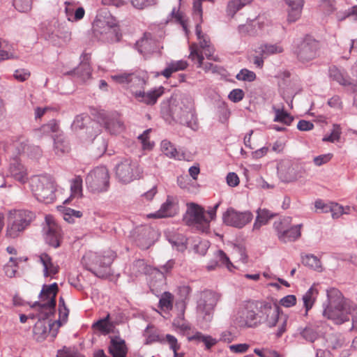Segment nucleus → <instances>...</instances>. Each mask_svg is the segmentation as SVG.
I'll return each mask as SVG.
<instances>
[{
  "instance_id": "f257e3e1",
  "label": "nucleus",
  "mask_w": 357,
  "mask_h": 357,
  "mask_svg": "<svg viewBox=\"0 0 357 357\" xmlns=\"http://www.w3.org/2000/svg\"><path fill=\"white\" fill-rule=\"evenodd\" d=\"M327 300L323 303L322 314L336 324H342L349 321V315L353 312L352 328H357V305L345 299L342 294L336 288L326 291Z\"/></svg>"
},
{
  "instance_id": "f03ea898",
  "label": "nucleus",
  "mask_w": 357,
  "mask_h": 357,
  "mask_svg": "<svg viewBox=\"0 0 357 357\" xmlns=\"http://www.w3.org/2000/svg\"><path fill=\"white\" fill-rule=\"evenodd\" d=\"M93 33L96 38L107 43H117L122 36L117 20L107 9L98 11L93 22Z\"/></svg>"
},
{
  "instance_id": "7ed1b4c3",
  "label": "nucleus",
  "mask_w": 357,
  "mask_h": 357,
  "mask_svg": "<svg viewBox=\"0 0 357 357\" xmlns=\"http://www.w3.org/2000/svg\"><path fill=\"white\" fill-rule=\"evenodd\" d=\"M149 77L146 73H132L128 88L136 99L147 105H153L164 93V87L159 86L148 92L141 91L146 84Z\"/></svg>"
},
{
  "instance_id": "20e7f679",
  "label": "nucleus",
  "mask_w": 357,
  "mask_h": 357,
  "mask_svg": "<svg viewBox=\"0 0 357 357\" xmlns=\"http://www.w3.org/2000/svg\"><path fill=\"white\" fill-rule=\"evenodd\" d=\"M220 203H217L211 209L206 211L201 206L190 203L184 216V220L189 226H192L202 232H206L209 229L211 220L216 215V211Z\"/></svg>"
},
{
  "instance_id": "39448f33",
  "label": "nucleus",
  "mask_w": 357,
  "mask_h": 357,
  "mask_svg": "<svg viewBox=\"0 0 357 357\" xmlns=\"http://www.w3.org/2000/svg\"><path fill=\"white\" fill-rule=\"evenodd\" d=\"M35 213L26 209H13L8 213V224L6 235L16 238L35 219Z\"/></svg>"
},
{
  "instance_id": "423d86ee",
  "label": "nucleus",
  "mask_w": 357,
  "mask_h": 357,
  "mask_svg": "<svg viewBox=\"0 0 357 357\" xmlns=\"http://www.w3.org/2000/svg\"><path fill=\"white\" fill-rule=\"evenodd\" d=\"M30 188L35 197L41 202L50 204L55 199L54 181L46 176H36L31 178Z\"/></svg>"
},
{
  "instance_id": "0eeeda50",
  "label": "nucleus",
  "mask_w": 357,
  "mask_h": 357,
  "mask_svg": "<svg viewBox=\"0 0 357 357\" xmlns=\"http://www.w3.org/2000/svg\"><path fill=\"white\" fill-rule=\"evenodd\" d=\"M291 218L284 217L275 221L273 228L277 233L278 239L283 243L293 242L298 239L301 235L302 224L291 225Z\"/></svg>"
},
{
  "instance_id": "6e6552de",
  "label": "nucleus",
  "mask_w": 357,
  "mask_h": 357,
  "mask_svg": "<svg viewBox=\"0 0 357 357\" xmlns=\"http://www.w3.org/2000/svg\"><path fill=\"white\" fill-rule=\"evenodd\" d=\"M114 257V253H111L107 256L89 253L83 257V263L86 265V261H89L91 264L87 267L88 270L98 278H105L109 274L107 268L112 263Z\"/></svg>"
},
{
  "instance_id": "1a4fd4ad",
  "label": "nucleus",
  "mask_w": 357,
  "mask_h": 357,
  "mask_svg": "<svg viewBox=\"0 0 357 357\" xmlns=\"http://www.w3.org/2000/svg\"><path fill=\"white\" fill-rule=\"evenodd\" d=\"M264 313L266 314V318L264 319L263 324H265L269 328L278 326L275 335L277 337H280L287 331L288 315L282 313L277 305L266 307L264 309Z\"/></svg>"
},
{
  "instance_id": "9d476101",
  "label": "nucleus",
  "mask_w": 357,
  "mask_h": 357,
  "mask_svg": "<svg viewBox=\"0 0 357 357\" xmlns=\"http://www.w3.org/2000/svg\"><path fill=\"white\" fill-rule=\"evenodd\" d=\"M87 188L93 192L106 191L109 185V175L105 167H97L86 176Z\"/></svg>"
},
{
  "instance_id": "9b49d317",
  "label": "nucleus",
  "mask_w": 357,
  "mask_h": 357,
  "mask_svg": "<svg viewBox=\"0 0 357 357\" xmlns=\"http://www.w3.org/2000/svg\"><path fill=\"white\" fill-rule=\"evenodd\" d=\"M220 296L212 291H204L201 294L197 301V311L198 315L206 321H210L213 317V312Z\"/></svg>"
},
{
  "instance_id": "f8f14e48",
  "label": "nucleus",
  "mask_w": 357,
  "mask_h": 357,
  "mask_svg": "<svg viewBox=\"0 0 357 357\" xmlns=\"http://www.w3.org/2000/svg\"><path fill=\"white\" fill-rule=\"evenodd\" d=\"M142 172L137 162L125 159L116 167V176L119 181L128 183L140 177Z\"/></svg>"
},
{
  "instance_id": "ddd939ff",
  "label": "nucleus",
  "mask_w": 357,
  "mask_h": 357,
  "mask_svg": "<svg viewBox=\"0 0 357 357\" xmlns=\"http://www.w3.org/2000/svg\"><path fill=\"white\" fill-rule=\"evenodd\" d=\"M253 218L252 213L249 211H238L230 207L222 215V220L228 226L238 229L244 227Z\"/></svg>"
},
{
  "instance_id": "4468645a",
  "label": "nucleus",
  "mask_w": 357,
  "mask_h": 357,
  "mask_svg": "<svg viewBox=\"0 0 357 357\" xmlns=\"http://www.w3.org/2000/svg\"><path fill=\"white\" fill-rule=\"evenodd\" d=\"M318 49L319 43L310 37H306L298 45L297 57L302 63L309 62L317 56Z\"/></svg>"
},
{
  "instance_id": "2eb2a0df",
  "label": "nucleus",
  "mask_w": 357,
  "mask_h": 357,
  "mask_svg": "<svg viewBox=\"0 0 357 357\" xmlns=\"http://www.w3.org/2000/svg\"><path fill=\"white\" fill-rule=\"evenodd\" d=\"M164 36L162 30L159 31L158 38L151 33H145L144 36L136 43L138 52L144 55L158 51L160 48V40Z\"/></svg>"
},
{
  "instance_id": "dca6fc26",
  "label": "nucleus",
  "mask_w": 357,
  "mask_h": 357,
  "mask_svg": "<svg viewBox=\"0 0 357 357\" xmlns=\"http://www.w3.org/2000/svg\"><path fill=\"white\" fill-rule=\"evenodd\" d=\"M58 291V285L56 282L50 285H43L40 297L43 303H36L34 306L38 305L40 309L48 310L51 313L56 306V296Z\"/></svg>"
},
{
  "instance_id": "f3484780",
  "label": "nucleus",
  "mask_w": 357,
  "mask_h": 357,
  "mask_svg": "<svg viewBox=\"0 0 357 357\" xmlns=\"http://www.w3.org/2000/svg\"><path fill=\"white\" fill-rule=\"evenodd\" d=\"M257 304L248 303L245 308L240 310L236 321L240 327H253L258 325V314L255 312Z\"/></svg>"
},
{
  "instance_id": "a211bd4d",
  "label": "nucleus",
  "mask_w": 357,
  "mask_h": 357,
  "mask_svg": "<svg viewBox=\"0 0 357 357\" xmlns=\"http://www.w3.org/2000/svg\"><path fill=\"white\" fill-rule=\"evenodd\" d=\"M190 50L189 59L192 61H197V68H202L205 73L211 72L213 73L221 74L223 69L220 66L209 62H203L204 57L202 53L199 52L196 44L191 45L190 46Z\"/></svg>"
},
{
  "instance_id": "6ab92c4d",
  "label": "nucleus",
  "mask_w": 357,
  "mask_h": 357,
  "mask_svg": "<svg viewBox=\"0 0 357 357\" xmlns=\"http://www.w3.org/2000/svg\"><path fill=\"white\" fill-rule=\"evenodd\" d=\"M329 77L332 80L347 87L348 90L357 93V81L351 79L343 70L332 66L329 68Z\"/></svg>"
},
{
  "instance_id": "aec40b11",
  "label": "nucleus",
  "mask_w": 357,
  "mask_h": 357,
  "mask_svg": "<svg viewBox=\"0 0 357 357\" xmlns=\"http://www.w3.org/2000/svg\"><path fill=\"white\" fill-rule=\"evenodd\" d=\"M178 212V206L175 199L172 197H167L165 202H164L160 209L155 213L147 215L149 218H165L173 217Z\"/></svg>"
},
{
  "instance_id": "412c9836",
  "label": "nucleus",
  "mask_w": 357,
  "mask_h": 357,
  "mask_svg": "<svg viewBox=\"0 0 357 357\" xmlns=\"http://www.w3.org/2000/svg\"><path fill=\"white\" fill-rule=\"evenodd\" d=\"M47 227H45V241L50 245L57 248L59 246L61 229L52 218L46 217Z\"/></svg>"
},
{
  "instance_id": "4be33fe9",
  "label": "nucleus",
  "mask_w": 357,
  "mask_h": 357,
  "mask_svg": "<svg viewBox=\"0 0 357 357\" xmlns=\"http://www.w3.org/2000/svg\"><path fill=\"white\" fill-rule=\"evenodd\" d=\"M9 171L10 175L21 183H25L27 181L26 169L20 162L17 155L13 154L10 160Z\"/></svg>"
},
{
  "instance_id": "5701e85b",
  "label": "nucleus",
  "mask_w": 357,
  "mask_h": 357,
  "mask_svg": "<svg viewBox=\"0 0 357 357\" xmlns=\"http://www.w3.org/2000/svg\"><path fill=\"white\" fill-rule=\"evenodd\" d=\"M100 124H103L107 130L112 134H116L123 130V123L116 117H109L107 113H97Z\"/></svg>"
},
{
  "instance_id": "b1692460",
  "label": "nucleus",
  "mask_w": 357,
  "mask_h": 357,
  "mask_svg": "<svg viewBox=\"0 0 357 357\" xmlns=\"http://www.w3.org/2000/svg\"><path fill=\"white\" fill-rule=\"evenodd\" d=\"M288 6L287 21L295 22L300 19L302 13L304 0H284Z\"/></svg>"
},
{
  "instance_id": "393cba45",
  "label": "nucleus",
  "mask_w": 357,
  "mask_h": 357,
  "mask_svg": "<svg viewBox=\"0 0 357 357\" xmlns=\"http://www.w3.org/2000/svg\"><path fill=\"white\" fill-rule=\"evenodd\" d=\"M14 147L18 155H26L32 159L38 158L42 154L39 146H31L24 142L15 144Z\"/></svg>"
},
{
  "instance_id": "a878e982",
  "label": "nucleus",
  "mask_w": 357,
  "mask_h": 357,
  "mask_svg": "<svg viewBox=\"0 0 357 357\" xmlns=\"http://www.w3.org/2000/svg\"><path fill=\"white\" fill-rule=\"evenodd\" d=\"M278 174L284 182H291L297 180L299 177L296 168L289 162L282 164L278 167Z\"/></svg>"
},
{
  "instance_id": "bb28decb",
  "label": "nucleus",
  "mask_w": 357,
  "mask_h": 357,
  "mask_svg": "<svg viewBox=\"0 0 357 357\" xmlns=\"http://www.w3.org/2000/svg\"><path fill=\"white\" fill-rule=\"evenodd\" d=\"M128 349L126 342L121 339H112L109 346V353L112 357H126Z\"/></svg>"
},
{
  "instance_id": "cd10ccee",
  "label": "nucleus",
  "mask_w": 357,
  "mask_h": 357,
  "mask_svg": "<svg viewBox=\"0 0 357 357\" xmlns=\"http://www.w3.org/2000/svg\"><path fill=\"white\" fill-rule=\"evenodd\" d=\"M40 262L43 266V273L45 277L52 276L59 271V267L54 265L51 257L46 253H43L39 256Z\"/></svg>"
},
{
  "instance_id": "c85d7f7f",
  "label": "nucleus",
  "mask_w": 357,
  "mask_h": 357,
  "mask_svg": "<svg viewBox=\"0 0 357 357\" xmlns=\"http://www.w3.org/2000/svg\"><path fill=\"white\" fill-rule=\"evenodd\" d=\"M257 217L254 222L252 230H259L260 228L268 223L270 219L273 217V214L268 210L263 208H259L257 211Z\"/></svg>"
},
{
  "instance_id": "c756f323",
  "label": "nucleus",
  "mask_w": 357,
  "mask_h": 357,
  "mask_svg": "<svg viewBox=\"0 0 357 357\" xmlns=\"http://www.w3.org/2000/svg\"><path fill=\"white\" fill-rule=\"evenodd\" d=\"M75 74L82 82L91 78V68L88 61H82L80 64L73 71L68 74Z\"/></svg>"
},
{
  "instance_id": "7c9ffc66",
  "label": "nucleus",
  "mask_w": 357,
  "mask_h": 357,
  "mask_svg": "<svg viewBox=\"0 0 357 357\" xmlns=\"http://www.w3.org/2000/svg\"><path fill=\"white\" fill-rule=\"evenodd\" d=\"M188 64L187 61L183 60L172 61L167 63V67L160 73L161 75H163L166 78L171 77L173 73L183 70L188 67Z\"/></svg>"
},
{
  "instance_id": "2f4dec72",
  "label": "nucleus",
  "mask_w": 357,
  "mask_h": 357,
  "mask_svg": "<svg viewBox=\"0 0 357 357\" xmlns=\"http://www.w3.org/2000/svg\"><path fill=\"white\" fill-rule=\"evenodd\" d=\"M317 294V289L314 285H312L303 296V306L305 309V316L307 315L308 311L314 305Z\"/></svg>"
},
{
  "instance_id": "473e14b6",
  "label": "nucleus",
  "mask_w": 357,
  "mask_h": 357,
  "mask_svg": "<svg viewBox=\"0 0 357 357\" xmlns=\"http://www.w3.org/2000/svg\"><path fill=\"white\" fill-rule=\"evenodd\" d=\"M188 339L191 342H203L206 349H210L218 342L216 339L210 335H205L201 332H196L194 335L189 336Z\"/></svg>"
},
{
  "instance_id": "72a5a7b5",
  "label": "nucleus",
  "mask_w": 357,
  "mask_h": 357,
  "mask_svg": "<svg viewBox=\"0 0 357 357\" xmlns=\"http://www.w3.org/2000/svg\"><path fill=\"white\" fill-rule=\"evenodd\" d=\"M181 114L179 116V123L190 128L193 130H197L199 128L197 117L195 113H176Z\"/></svg>"
},
{
  "instance_id": "f704fd0d",
  "label": "nucleus",
  "mask_w": 357,
  "mask_h": 357,
  "mask_svg": "<svg viewBox=\"0 0 357 357\" xmlns=\"http://www.w3.org/2000/svg\"><path fill=\"white\" fill-rule=\"evenodd\" d=\"M302 263L305 266H307L315 271L320 273L324 271L320 259L314 255L308 254L303 256Z\"/></svg>"
},
{
  "instance_id": "c9c22d12",
  "label": "nucleus",
  "mask_w": 357,
  "mask_h": 357,
  "mask_svg": "<svg viewBox=\"0 0 357 357\" xmlns=\"http://www.w3.org/2000/svg\"><path fill=\"white\" fill-rule=\"evenodd\" d=\"M256 52L262 57H266L271 54L282 52L283 48L278 44H264L260 45Z\"/></svg>"
},
{
  "instance_id": "e433bc0d",
  "label": "nucleus",
  "mask_w": 357,
  "mask_h": 357,
  "mask_svg": "<svg viewBox=\"0 0 357 357\" xmlns=\"http://www.w3.org/2000/svg\"><path fill=\"white\" fill-rule=\"evenodd\" d=\"M71 194L68 199H66L63 203L67 204L70 199L75 197H80L82 192V178L78 176L73 178L70 184Z\"/></svg>"
},
{
  "instance_id": "4c0bfd02",
  "label": "nucleus",
  "mask_w": 357,
  "mask_h": 357,
  "mask_svg": "<svg viewBox=\"0 0 357 357\" xmlns=\"http://www.w3.org/2000/svg\"><path fill=\"white\" fill-rule=\"evenodd\" d=\"M283 96L288 98H292L295 95L301 92V84L298 80L290 81L282 88Z\"/></svg>"
},
{
  "instance_id": "58836bf2",
  "label": "nucleus",
  "mask_w": 357,
  "mask_h": 357,
  "mask_svg": "<svg viewBox=\"0 0 357 357\" xmlns=\"http://www.w3.org/2000/svg\"><path fill=\"white\" fill-rule=\"evenodd\" d=\"M58 210L63 214V219L69 223L74 222L75 218H81L82 215V212L79 211L62 206H58Z\"/></svg>"
},
{
  "instance_id": "ea45409f",
  "label": "nucleus",
  "mask_w": 357,
  "mask_h": 357,
  "mask_svg": "<svg viewBox=\"0 0 357 357\" xmlns=\"http://www.w3.org/2000/svg\"><path fill=\"white\" fill-rule=\"evenodd\" d=\"M253 0H231L228 3L227 13L228 15L234 16V14L243 6L252 3Z\"/></svg>"
},
{
  "instance_id": "a19ab883",
  "label": "nucleus",
  "mask_w": 357,
  "mask_h": 357,
  "mask_svg": "<svg viewBox=\"0 0 357 357\" xmlns=\"http://www.w3.org/2000/svg\"><path fill=\"white\" fill-rule=\"evenodd\" d=\"M151 268L149 266L144 259H137L135 261L131 266L132 273L137 275L138 274H149Z\"/></svg>"
},
{
  "instance_id": "79ce46f5",
  "label": "nucleus",
  "mask_w": 357,
  "mask_h": 357,
  "mask_svg": "<svg viewBox=\"0 0 357 357\" xmlns=\"http://www.w3.org/2000/svg\"><path fill=\"white\" fill-rule=\"evenodd\" d=\"M54 152L58 155L68 153L70 146L68 142L62 137L59 136L54 139Z\"/></svg>"
},
{
  "instance_id": "37998d69",
  "label": "nucleus",
  "mask_w": 357,
  "mask_h": 357,
  "mask_svg": "<svg viewBox=\"0 0 357 357\" xmlns=\"http://www.w3.org/2000/svg\"><path fill=\"white\" fill-rule=\"evenodd\" d=\"M109 314L104 319H100L93 324V328L100 331L104 334H108L112 332L113 325L109 321Z\"/></svg>"
},
{
  "instance_id": "c03bdc74",
  "label": "nucleus",
  "mask_w": 357,
  "mask_h": 357,
  "mask_svg": "<svg viewBox=\"0 0 357 357\" xmlns=\"http://www.w3.org/2000/svg\"><path fill=\"white\" fill-rule=\"evenodd\" d=\"M169 243L172 247L178 251L183 252L186 249L187 239L182 234H177L172 236L169 239Z\"/></svg>"
},
{
  "instance_id": "a18cd8bd",
  "label": "nucleus",
  "mask_w": 357,
  "mask_h": 357,
  "mask_svg": "<svg viewBox=\"0 0 357 357\" xmlns=\"http://www.w3.org/2000/svg\"><path fill=\"white\" fill-rule=\"evenodd\" d=\"M13 47L6 40L0 38V61L13 58Z\"/></svg>"
},
{
  "instance_id": "49530a36",
  "label": "nucleus",
  "mask_w": 357,
  "mask_h": 357,
  "mask_svg": "<svg viewBox=\"0 0 357 357\" xmlns=\"http://www.w3.org/2000/svg\"><path fill=\"white\" fill-rule=\"evenodd\" d=\"M60 30L53 28L52 26L49 28H46L45 31H44L43 35L46 40L50 41L54 45H59V38L61 37Z\"/></svg>"
},
{
  "instance_id": "de8ad7c7",
  "label": "nucleus",
  "mask_w": 357,
  "mask_h": 357,
  "mask_svg": "<svg viewBox=\"0 0 357 357\" xmlns=\"http://www.w3.org/2000/svg\"><path fill=\"white\" fill-rule=\"evenodd\" d=\"M33 334L38 341L43 340L47 334V328L44 321H38L33 327Z\"/></svg>"
},
{
  "instance_id": "09e8293b",
  "label": "nucleus",
  "mask_w": 357,
  "mask_h": 357,
  "mask_svg": "<svg viewBox=\"0 0 357 357\" xmlns=\"http://www.w3.org/2000/svg\"><path fill=\"white\" fill-rule=\"evenodd\" d=\"M349 207H347L346 209H344L342 206L337 203L330 202L328 213H331V215L333 219H337L343 213H349Z\"/></svg>"
},
{
  "instance_id": "8fccbe9b",
  "label": "nucleus",
  "mask_w": 357,
  "mask_h": 357,
  "mask_svg": "<svg viewBox=\"0 0 357 357\" xmlns=\"http://www.w3.org/2000/svg\"><path fill=\"white\" fill-rule=\"evenodd\" d=\"M161 150L162 153L169 158H176L178 154L176 148L168 140H162L161 142Z\"/></svg>"
},
{
  "instance_id": "3c124183",
  "label": "nucleus",
  "mask_w": 357,
  "mask_h": 357,
  "mask_svg": "<svg viewBox=\"0 0 357 357\" xmlns=\"http://www.w3.org/2000/svg\"><path fill=\"white\" fill-rule=\"evenodd\" d=\"M215 257L218 261L222 265L225 266L229 271H231L232 269L234 268V265L230 261L229 257L222 250L217 251Z\"/></svg>"
},
{
  "instance_id": "603ef678",
  "label": "nucleus",
  "mask_w": 357,
  "mask_h": 357,
  "mask_svg": "<svg viewBox=\"0 0 357 357\" xmlns=\"http://www.w3.org/2000/svg\"><path fill=\"white\" fill-rule=\"evenodd\" d=\"M4 271L8 277H15L17 273V259L10 257L9 262L4 266Z\"/></svg>"
},
{
  "instance_id": "864d4df0",
  "label": "nucleus",
  "mask_w": 357,
  "mask_h": 357,
  "mask_svg": "<svg viewBox=\"0 0 357 357\" xmlns=\"http://www.w3.org/2000/svg\"><path fill=\"white\" fill-rule=\"evenodd\" d=\"M151 129H147L138 136V139L142 143V149L144 150H151L153 146V143L149 141V134Z\"/></svg>"
},
{
  "instance_id": "5fc2aeb1",
  "label": "nucleus",
  "mask_w": 357,
  "mask_h": 357,
  "mask_svg": "<svg viewBox=\"0 0 357 357\" xmlns=\"http://www.w3.org/2000/svg\"><path fill=\"white\" fill-rule=\"evenodd\" d=\"M15 8L20 12H28L31 9V0H13Z\"/></svg>"
},
{
  "instance_id": "6e6d98bb",
  "label": "nucleus",
  "mask_w": 357,
  "mask_h": 357,
  "mask_svg": "<svg viewBox=\"0 0 357 357\" xmlns=\"http://www.w3.org/2000/svg\"><path fill=\"white\" fill-rule=\"evenodd\" d=\"M93 149H97L96 154L101 155L107 149V143L102 137H96L93 142Z\"/></svg>"
},
{
  "instance_id": "4d7b16f0",
  "label": "nucleus",
  "mask_w": 357,
  "mask_h": 357,
  "mask_svg": "<svg viewBox=\"0 0 357 357\" xmlns=\"http://www.w3.org/2000/svg\"><path fill=\"white\" fill-rule=\"evenodd\" d=\"M236 77L238 80L252 82L256 79V75L253 71L244 68L241 70Z\"/></svg>"
},
{
  "instance_id": "13d9d810",
  "label": "nucleus",
  "mask_w": 357,
  "mask_h": 357,
  "mask_svg": "<svg viewBox=\"0 0 357 357\" xmlns=\"http://www.w3.org/2000/svg\"><path fill=\"white\" fill-rule=\"evenodd\" d=\"M301 336L308 342H314L318 337V333L311 328L306 327L301 332Z\"/></svg>"
},
{
  "instance_id": "bf43d9fd",
  "label": "nucleus",
  "mask_w": 357,
  "mask_h": 357,
  "mask_svg": "<svg viewBox=\"0 0 357 357\" xmlns=\"http://www.w3.org/2000/svg\"><path fill=\"white\" fill-rule=\"evenodd\" d=\"M341 134V129L340 126L333 125V128L331 133L328 136H325L323 138L324 142H334L338 141Z\"/></svg>"
},
{
  "instance_id": "052dcab7",
  "label": "nucleus",
  "mask_w": 357,
  "mask_h": 357,
  "mask_svg": "<svg viewBox=\"0 0 357 357\" xmlns=\"http://www.w3.org/2000/svg\"><path fill=\"white\" fill-rule=\"evenodd\" d=\"M293 120L294 117L290 115V113H276L274 117V121L280 122L287 126L290 125Z\"/></svg>"
},
{
  "instance_id": "680f3d73",
  "label": "nucleus",
  "mask_w": 357,
  "mask_h": 357,
  "mask_svg": "<svg viewBox=\"0 0 357 357\" xmlns=\"http://www.w3.org/2000/svg\"><path fill=\"white\" fill-rule=\"evenodd\" d=\"M130 74L128 73H122L116 75H114L111 76V78L112 80L116 82L118 84H126L127 86H128L130 78Z\"/></svg>"
},
{
  "instance_id": "e2e57ef3",
  "label": "nucleus",
  "mask_w": 357,
  "mask_h": 357,
  "mask_svg": "<svg viewBox=\"0 0 357 357\" xmlns=\"http://www.w3.org/2000/svg\"><path fill=\"white\" fill-rule=\"evenodd\" d=\"M257 304V307L256 308L258 310V324H262L263 321H264V319H265L266 318V314L264 313V309L266 307H271L272 305L269 303H266V302H262V303H259V306H258V303H256Z\"/></svg>"
},
{
  "instance_id": "0e129e2a",
  "label": "nucleus",
  "mask_w": 357,
  "mask_h": 357,
  "mask_svg": "<svg viewBox=\"0 0 357 357\" xmlns=\"http://www.w3.org/2000/svg\"><path fill=\"white\" fill-rule=\"evenodd\" d=\"M320 6L326 13L331 14L335 10V1L334 0H321Z\"/></svg>"
},
{
  "instance_id": "69168bd1",
  "label": "nucleus",
  "mask_w": 357,
  "mask_h": 357,
  "mask_svg": "<svg viewBox=\"0 0 357 357\" xmlns=\"http://www.w3.org/2000/svg\"><path fill=\"white\" fill-rule=\"evenodd\" d=\"M30 75V72L26 69H17L15 71L13 75L14 77L20 82L27 80Z\"/></svg>"
},
{
  "instance_id": "338daca9",
  "label": "nucleus",
  "mask_w": 357,
  "mask_h": 357,
  "mask_svg": "<svg viewBox=\"0 0 357 357\" xmlns=\"http://www.w3.org/2000/svg\"><path fill=\"white\" fill-rule=\"evenodd\" d=\"M59 130V126L56 121L52 120L50 121L49 123L43 125L40 130L43 131L44 133L49 134L51 132H56Z\"/></svg>"
},
{
  "instance_id": "774afa93",
  "label": "nucleus",
  "mask_w": 357,
  "mask_h": 357,
  "mask_svg": "<svg viewBox=\"0 0 357 357\" xmlns=\"http://www.w3.org/2000/svg\"><path fill=\"white\" fill-rule=\"evenodd\" d=\"M296 303V297L294 295H287L280 301V304L285 307H290Z\"/></svg>"
}]
</instances>
